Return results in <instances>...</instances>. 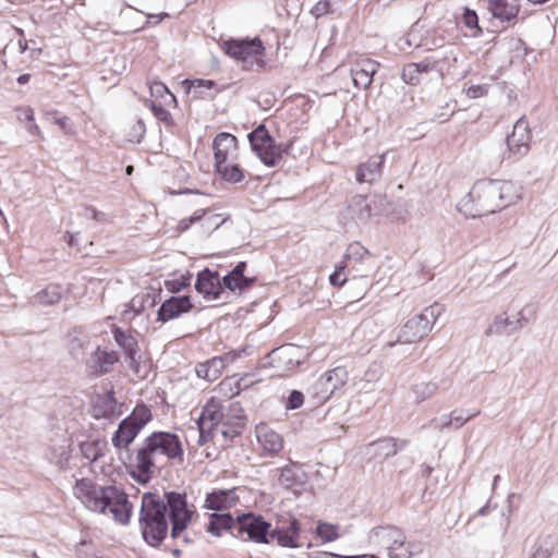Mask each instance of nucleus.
Masks as SVG:
<instances>
[{
	"instance_id": "obj_1",
	"label": "nucleus",
	"mask_w": 558,
	"mask_h": 558,
	"mask_svg": "<svg viewBox=\"0 0 558 558\" xmlns=\"http://www.w3.org/2000/svg\"><path fill=\"white\" fill-rule=\"evenodd\" d=\"M194 514L195 509L189 505L185 494L167 492L160 497L154 493H145L138 519L143 539L149 546H159L168 535L170 522V537L181 538L184 544H189L192 541L185 531Z\"/></svg>"
},
{
	"instance_id": "obj_2",
	"label": "nucleus",
	"mask_w": 558,
	"mask_h": 558,
	"mask_svg": "<svg viewBox=\"0 0 558 558\" xmlns=\"http://www.w3.org/2000/svg\"><path fill=\"white\" fill-rule=\"evenodd\" d=\"M520 198L519 189L511 181L478 180L457 204L466 218H480L499 211Z\"/></svg>"
},
{
	"instance_id": "obj_3",
	"label": "nucleus",
	"mask_w": 558,
	"mask_h": 558,
	"mask_svg": "<svg viewBox=\"0 0 558 558\" xmlns=\"http://www.w3.org/2000/svg\"><path fill=\"white\" fill-rule=\"evenodd\" d=\"M74 496L90 511L112 513L120 524H128L131 519L132 504L128 495L116 486H98L88 478L76 481Z\"/></svg>"
},
{
	"instance_id": "obj_4",
	"label": "nucleus",
	"mask_w": 558,
	"mask_h": 558,
	"mask_svg": "<svg viewBox=\"0 0 558 558\" xmlns=\"http://www.w3.org/2000/svg\"><path fill=\"white\" fill-rule=\"evenodd\" d=\"M442 312L444 306L438 303L425 307L420 314L409 318L400 328L396 340L388 341L387 345L412 344L421 341L433 329Z\"/></svg>"
},
{
	"instance_id": "obj_5",
	"label": "nucleus",
	"mask_w": 558,
	"mask_h": 558,
	"mask_svg": "<svg viewBox=\"0 0 558 558\" xmlns=\"http://www.w3.org/2000/svg\"><path fill=\"white\" fill-rule=\"evenodd\" d=\"M372 545L387 553L389 558H411L414 554L412 543L407 541L402 530L396 526H377L369 532Z\"/></svg>"
},
{
	"instance_id": "obj_6",
	"label": "nucleus",
	"mask_w": 558,
	"mask_h": 558,
	"mask_svg": "<svg viewBox=\"0 0 558 558\" xmlns=\"http://www.w3.org/2000/svg\"><path fill=\"white\" fill-rule=\"evenodd\" d=\"M150 418L151 413L148 408L136 407L128 417L120 422L112 436V445L118 449L128 448Z\"/></svg>"
},
{
	"instance_id": "obj_7",
	"label": "nucleus",
	"mask_w": 558,
	"mask_h": 558,
	"mask_svg": "<svg viewBox=\"0 0 558 558\" xmlns=\"http://www.w3.org/2000/svg\"><path fill=\"white\" fill-rule=\"evenodd\" d=\"M252 150L267 167H275L282 158V147L277 145L264 124H259L247 135Z\"/></svg>"
},
{
	"instance_id": "obj_8",
	"label": "nucleus",
	"mask_w": 558,
	"mask_h": 558,
	"mask_svg": "<svg viewBox=\"0 0 558 558\" xmlns=\"http://www.w3.org/2000/svg\"><path fill=\"white\" fill-rule=\"evenodd\" d=\"M270 527L271 524L260 514L247 512L236 517L235 536L242 541L268 544Z\"/></svg>"
},
{
	"instance_id": "obj_9",
	"label": "nucleus",
	"mask_w": 558,
	"mask_h": 558,
	"mask_svg": "<svg viewBox=\"0 0 558 558\" xmlns=\"http://www.w3.org/2000/svg\"><path fill=\"white\" fill-rule=\"evenodd\" d=\"M384 202L385 198L381 196L366 197L356 195L349 202L343 213V219L353 221L356 225H364L373 216L379 215V207Z\"/></svg>"
},
{
	"instance_id": "obj_10",
	"label": "nucleus",
	"mask_w": 558,
	"mask_h": 558,
	"mask_svg": "<svg viewBox=\"0 0 558 558\" xmlns=\"http://www.w3.org/2000/svg\"><path fill=\"white\" fill-rule=\"evenodd\" d=\"M223 51L231 58L245 64H254L264 54V46L259 38L229 39L222 43Z\"/></svg>"
},
{
	"instance_id": "obj_11",
	"label": "nucleus",
	"mask_w": 558,
	"mask_h": 558,
	"mask_svg": "<svg viewBox=\"0 0 558 558\" xmlns=\"http://www.w3.org/2000/svg\"><path fill=\"white\" fill-rule=\"evenodd\" d=\"M161 457L157 448L154 447L150 437H146L142 446L137 449L134 461L132 462L133 476L142 484L150 481L154 474V468Z\"/></svg>"
},
{
	"instance_id": "obj_12",
	"label": "nucleus",
	"mask_w": 558,
	"mask_h": 558,
	"mask_svg": "<svg viewBox=\"0 0 558 558\" xmlns=\"http://www.w3.org/2000/svg\"><path fill=\"white\" fill-rule=\"evenodd\" d=\"M301 526L299 521L292 517H281L275 527H270V541L276 539L282 547L296 548Z\"/></svg>"
},
{
	"instance_id": "obj_13",
	"label": "nucleus",
	"mask_w": 558,
	"mask_h": 558,
	"mask_svg": "<svg viewBox=\"0 0 558 558\" xmlns=\"http://www.w3.org/2000/svg\"><path fill=\"white\" fill-rule=\"evenodd\" d=\"M532 140V132L525 117H521L513 125L512 133L507 137V147L509 153L517 157H522L527 154L530 143Z\"/></svg>"
},
{
	"instance_id": "obj_14",
	"label": "nucleus",
	"mask_w": 558,
	"mask_h": 558,
	"mask_svg": "<svg viewBox=\"0 0 558 558\" xmlns=\"http://www.w3.org/2000/svg\"><path fill=\"white\" fill-rule=\"evenodd\" d=\"M299 353V348L293 344L282 345L268 354L269 364L279 374L291 372L301 364Z\"/></svg>"
},
{
	"instance_id": "obj_15",
	"label": "nucleus",
	"mask_w": 558,
	"mask_h": 558,
	"mask_svg": "<svg viewBox=\"0 0 558 558\" xmlns=\"http://www.w3.org/2000/svg\"><path fill=\"white\" fill-rule=\"evenodd\" d=\"M195 289L206 300L211 301L219 299L225 287L217 271H211L208 268H205L197 275Z\"/></svg>"
},
{
	"instance_id": "obj_16",
	"label": "nucleus",
	"mask_w": 558,
	"mask_h": 558,
	"mask_svg": "<svg viewBox=\"0 0 558 558\" xmlns=\"http://www.w3.org/2000/svg\"><path fill=\"white\" fill-rule=\"evenodd\" d=\"M149 437L161 457L182 460L183 448L178 435L168 432H155Z\"/></svg>"
},
{
	"instance_id": "obj_17",
	"label": "nucleus",
	"mask_w": 558,
	"mask_h": 558,
	"mask_svg": "<svg viewBox=\"0 0 558 558\" xmlns=\"http://www.w3.org/2000/svg\"><path fill=\"white\" fill-rule=\"evenodd\" d=\"M378 68V62L365 57H357L350 69L353 84L357 88H368Z\"/></svg>"
},
{
	"instance_id": "obj_18",
	"label": "nucleus",
	"mask_w": 558,
	"mask_h": 558,
	"mask_svg": "<svg viewBox=\"0 0 558 558\" xmlns=\"http://www.w3.org/2000/svg\"><path fill=\"white\" fill-rule=\"evenodd\" d=\"M112 332L114 341L123 350L128 359L129 366L134 372H138L141 355L138 354L136 338L130 331H125L120 327H114Z\"/></svg>"
},
{
	"instance_id": "obj_19",
	"label": "nucleus",
	"mask_w": 558,
	"mask_h": 558,
	"mask_svg": "<svg viewBox=\"0 0 558 558\" xmlns=\"http://www.w3.org/2000/svg\"><path fill=\"white\" fill-rule=\"evenodd\" d=\"M189 296H171L166 300L157 312V322L167 323L192 310Z\"/></svg>"
},
{
	"instance_id": "obj_20",
	"label": "nucleus",
	"mask_w": 558,
	"mask_h": 558,
	"mask_svg": "<svg viewBox=\"0 0 558 558\" xmlns=\"http://www.w3.org/2000/svg\"><path fill=\"white\" fill-rule=\"evenodd\" d=\"M119 361L114 351H105L97 348L86 361V367L90 375L101 376L111 371L112 365Z\"/></svg>"
},
{
	"instance_id": "obj_21",
	"label": "nucleus",
	"mask_w": 558,
	"mask_h": 558,
	"mask_svg": "<svg viewBox=\"0 0 558 558\" xmlns=\"http://www.w3.org/2000/svg\"><path fill=\"white\" fill-rule=\"evenodd\" d=\"M487 11L501 22H510L520 11L519 0H484Z\"/></svg>"
},
{
	"instance_id": "obj_22",
	"label": "nucleus",
	"mask_w": 558,
	"mask_h": 558,
	"mask_svg": "<svg viewBox=\"0 0 558 558\" xmlns=\"http://www.w3.org/2000/svg\"><path fill=\"white\" fill-rule=\"evenodd\" d=\"M388 153L379 156H373L367 161L361 163L356 168V181L359 183H373L380 179L383 173V165Z\"/></svg>"
},
{
	"instance_id": "obj_23",
	"label": "nucleus",
	"mask_w": 558,
	"mask_h": 558,
	"mask_svg": "<svg viewBox=\"0 0 558 558\" xmlns=\"http://www.w3.org/2000/svg\"><path fill=\"white\" fill-rule=\"evenodd\" d=\"M215 162L232 160L236 155L238 140L229 133H219L213 143Z\"/></svg>"
},
{
	"instance_id": "obj_24",
	"label": "nucleus",
	"mask_w": 558,
	"mask_h": 558,
	"mask_svg": "<svg viewBox=\"0 0 558 558\" xmlns=\"http://www.w3.org/2000/svg\"><path fill=\"white\" fill-rule=\"evenodd\" d=\"M258 444L269 453H277L283 448L282 437L267 424L260 423L255 428Z\"/></svg>"
},
{
	"instance_id": "obj_25",
	"label": "nucleus",
	"mask_w": 558,
	"mask_h": 558,
	"mask_svg": "<svg viewBox=\"0 0 558 558\" xmlns=\"http://www.w3.org/2000/svg\"><path fill=\"white\" fill-rule=\"evenodd\" d=\"M239 497L235 489H219L207 494L205 507L211 510L221 511L236 505Z\"/></svg>"
},
{
	"instance_id": "obj_26",
	"label": "nucleus",
	"mask_w": 558,
	"mask_h": 558,
	"mask_svg": "<svg viewBox=\"0 0 558 558\" xmlns=\"http://www.w3.org/2000/svg\"><path fill=\"white\" fill-rule=\"evenodd\" d=\"M246 269V263L240 262L229 274L222 277V283L225 289H228L231 292L234 291H243L250 288L254 278H248L244 276V270Z\"/></svg>"
},
{
	"instance_id": "obj_27",
	"label": "nucleus",
	"mask_w": 558,
	"mask_h": 558,
	"mask_svg": "<svg viewBox=\"0 0 558 558\" xmlns=\"http://www.w3.org/2000/svg\"><path fill=\"white\" fill-rule=\"evenodd\" d=\"M181 85L185 93L191 96V99L213 98L215 96L213 89L216 86V83L211 80L185 78L181 82Z\"/></svg>"
},
{
	"instance_id": "obj_28",
	"label": "nucleus",
	"mask_w": 558,
	"mask_h": 558,
	"mask_svg": "<svg viewBox=\"0 0 558 558\" xmlns=\"http://www.w3.org/2000/svg\"><path fill=\"white\" fill-rule=\"evenodd\" d=\"M333 393L332 388L329 387L323 376H319L307 390L308 400L313 407L324 404Z\"/></svg>"
},
{
	"instance_id": "obj_29",
	"label": "nucleus",
	"mask_w": 558,
	"mask_h": 558,
	"mask_svg": "<svg viewBox=\"0 0 558 558\" xmlns=\"http://www.w3.org/2000/svg\"><path fill=\"white\" fill-rule=\"evenodd\" d=\"M236 519L230 513H213L209 517L207 532L215 536H220L222 531L230 530L235 536Z\"/></svg>"
},
{
	"instance_id": "obj_30",
	"label": "nucleus",
	"mask_w": 558,
	"mask_h": 558,
	"mask_svg": "<svg viewBox=\"0 0 558 558\" xmlns=\"http://www.w3.org/2000/svg\"><path fill=\"white\" fill-rule=\"evenodd\" d=\"M344 257L350 263L366 264L367 269H365V272H368L374 268L373 256L371 252L359 242L349 244Z\"/></svg>"
},
{
	"instance_id": "obj_31",
	"label": "nucleus",
	"mask_w": 558,
	"mask_h": 558,
	"mask_svg": "<svg viewBox=\"0 0 558 558\" xmlns=\"http://www.w3.org/2000/svg\"><path fill=\"white\" fill-rule=\"evenodd\" d=\"M225 421V414L215 403H208L204 407L199 417L196 421L197 425L204 423V427H209L215 430L217 425Z\"/></svg>"
},
{
	"instance_id": "obj_32",
	"label": "nucleus",
	"mask_w": 558,
	"mask_h": 558,
	"mask_svg": "<svg viewBox=\"0 0 558 558\" xmlns=\"http://www.w3.org/2000/svg\"><path fill=\"white\" fill-rule=\"evenodd\" d=\"M63 295V288L59 283H49L34 295V302L41 305H54Z\"/></svg>"
},
{
	"instance_id": "obj_33",
	"label": "nucleus",
	"mask_w": 558,
	"mask_h": 558,
	"mask_svg": "<svg viewBox=\"0 0 558 558\" xmlns=\"http://www.w3.org/2000/svg\"><path fill=\"white\" fill-rule=\"evenodd\" d=\"M216 171L220 178L230 183H238L244 179L243 170L231 160L215 162Z\"/></svg>"
},
{
	"instance_id": "obj_34",
	"label": "nucleus",
	"mask_w": 558,
	"mask_h": 558,
	"mask_svg": "<svg viewBox=\"0 0 558 558\" xmlns=\"http://www.w3.org/2000/svg\"><path fill=\"white\" fill-rule=\"evenodd\" d=\"M451 62H457V57L452 49L446 52H437L433 54V71L436 72L439 77H444L450 74Z\"/></svg>"
},
{
	"instance_id": "obj_35",
	"label": "nucleus",
	"mask_w": 558,
	"mask_h": 558,
	"mask_svg": "<svg viewBox=\"0 0 558 558\" xmlns=\"http://www.w3.org/2000/svg\"><path fill=\"white\" fill-rule=\"evenodd\" d=\"M439 386L435 381H421L411 386V393L415 403H422L432 398L438 391Z\"/></svg>"
},
{
	"instance_id": "obj_36",
	"label": "nucleus",
	"mask_w": 558,
	"mask_h": 558,
	"mask_svg": "<svg viewBox=\"0 0 558 558\" xmlns=\"http://www.w3.org/2000/svg\"><path fill=\"white\" fill-rule=\"evenodd\" d=\"M513 319H510L506 313L497 315L490 326L486 330V335H511L517 330H512Z\"/></svg>"
},
{
	"instance_id": "obj_37",
	"label": "nucleus",
	"mask_w": 558,
	"mask_h": 558,
	"mask_svg": "<svg viewBox=\"0 0 558 558\" xmlns=\"http://www.w3.org/2000/svg\"><path fill=\"white\" fill-rule=\"evenodd\" d=\"M150 95L154 98L153 101L162 102L166 106H175V96L169 90V88L161 82H153L149 86Z\"/></svg>"
},
{
	"instance_id": "obj_38",
	"label": "nucleus",
	"mask_w": 558,
	"mask_h": 558,
	"mask_svg": "<svg viewBox=\"0 0 558 558\" xmlns=\"http://www.w3.org/2000/svg\"><path fill=\"white\" fill-rule=\"evenodd\" d=\"M333 392L343 387L349 379L347 369L342 366H337L332 369L327 371L322 375Z\"/></svg>"
},
{
	"instance_id": "obj_39",
	"label": "nucleus",
	"mask_w": 558,
	"mask_h": 558,
	"mask_svg": "<svg viewBox=\"0 0 558 558\" xmlns=\"http://www.w3.org/2000/svg\"><path fill=\"white\" fill-rule=\"evenodd\" d=\"M556 549V539L546 536L536 541L530 558H550Z\"/></svg>"
},
{
	"instance_id": "obj_40",
	"label": "nucleus",
	"mask_w": 558,
	"mask_h": 558,
	"mask_svg": "<svg viewBox=\"0 0 558 558\" xmlns=\"http://www.w3.org/2000/svg\"><path fill=\"white\" fill-rule=\"evenodd\" d=\"M156 304L155 294L146 292L136 294L130 302L129 307L130 311L134 313V315H140L146 308L154 307Z\"/></svg>"
},
{
	"instance_id": "obj_41",
	"label": "nucleus",
	"mask_w": 558,
	"mask_h": 558,
	"mask_svg": "<svg viewBox=\"0 0 558 558\" xmlns=\"http://www.w3.org/2000/svg\"><path fill=\"white\" fill-rule=\"evenodd\" d=\"M243 427L244 422L242 415H236V422L231 426H229L226 421L217 425L215 428V435L216 437L221 435L225 439H232L242 433Z\"/></svg>"
},
{
	"instance_id": "obj_42",
	"label": "nucleus",
	"mask_w": 558,
	"mask_h": 558,
	"mask_svg": "<svg viewBox=\"0 0 558 558\" xmlns=\"http://www.w3.org/2000/svg\"><path fill=\"white\" fill-rule=\"evenodd\" d=\"M371 446L375 447L376 456L383 459L395 456L399 450L395 438H384L371 444Z\"/></svg>"
},
{
	"instance_id": "obj_43",
	"label": "nucleus",
	"mask_w": 558,
	"mask_h": 558,
	"mask_svg": "<svg viewBox=\"0 0 558 558\" xmlns=\"http://www.w3.org/2000/svg\"><path fill=\"white\" fill-rule=\"evenodd\" d=\"M534 310L531 305H525L522 310H520L517 314V317L513 319L512 330H520L525 327L530 320L534 317Z\"/></svg>"
},
{
	"instance_id": "obj_44",
	"label": "nucleus",
	"mask_w": 558,
	"mask_h": 558,
	"mask_svg": "<svg viewBox=\"0 0 558 558\" xmlns=\"http://www.w3.org/2000/svg\"><path fill=\"white\" fill-rule=\"evenodd\" d=\"M338 526L328 524V523H319L316 527V534L322 538L323 542H332L338 538Z\"/></svg>"
},
{
	"instance_id": "obj_45",
	"label": "nucleus",
	"mask_w": 558,
	"mask_h": 558,
	"mask_svg": "<svg viewBox=\"0 0 558 558\" xmlns=\"http://www.w3.org/2000/svg\"><path fill=\"white\" fill-rule=\"evenodd\" d=\"M206 210L207 209L204 208L197 209L190 217L182 218L177 226V230L179 232H185L193 223H196L198 221L203 222V219L206 216Z\"/></svg>"
},
{
	"instance_id": "obj_46",
	"label": "nucleus",
	"mask_w": 558,
	"mask_h": 558,
	"mask_svg": "<svg viewBox=\"0 0 558 558\" xmlns=\"http://www.w3.org/2000/svg\"><path fill=\"white\" fill-rule=\"evenodd\" d=\"M228 218H221L218 214L208 215L206 211V216L203 219L202 228L204 231L211 232L218 229L222 223L227 221Z\"/></svg>"
},
{
	"instance_id": "obj_47",
	"label": "nucleus",
	"mask_w": 558,
	"mask_h": 558,
	"mask_svg": "<svg viewBox=\"0 0 558 558\" xmlns=\"http://www.w3.org/2000/svg\"><path fill=\"white\" fill-rule=\"evenodd\" d=\"M305 397L304 393L300 390H291L286 403L284 408L286 410H296L300 409L304 403Z\"/></svg>"
},
{
	"instance_id": "obj_48",
	"label": "nucleus",
	"mask_w": 558,
	"mask_h": 558,
	"mask_svg": "<svg viewBox=\"0 0 558 558\" xmlns=\"http://www.w3.org/2000/svg\"><path fill=\"white\" fill-rule=\"evenodd\" d=\"M381 376V371L378 365H373L367 368L362 379L363 385L361 386L362 390H368V384L376 383Z\"/></svg>"
},
{
	"instance_id": "obj_49",
	"label": "nucleus",
	"mask_w": 558,
	"mask_h": 558,
	"mask_svg": "<svg viewBox=\"0 0 558 558\" xmlns=\"http://www.w3.org/2000/svg\"><path fill=\"white\" fill-rule=\"evenodd\" d=\"M81 452L83 457L89 461H96L99 457H101V452L99 451L97 445L94 442H82Z\"/></svg>"
},
{
	"instance_id": "obj_50",
	"label": "nucleus",
	"mask_w": 558,
	"mask_h": 558,
	"mask_svg": "<svg viewBox=\"0 0 558 558\" xmlns=\"http://www.w3.org/2000/svg\"><path fill=\"white\" fill-rule=\"evenodd\" d=\"M420 75L421 74L417 72V68H415L413 63H410L407 66H404L401 73L402 80L411 85L420 83Z\"/></svg>"
},
{
	"instance_id": "obj_51",
	"label": "nucleus",
	"mask_w": 558,
	"mask_h": 558,
	"mask_svg": "<svg viewBox=\"0 0 558 558\" xmlns=\"http://www.w3.org/2000/svg\"><path fill=\"white\" fill-rule=\"evenodd\" d=\"M165 104L151 101V110L155 117L161 122L168 123L171 120L170 112L165 108Z\"/></svg>"
},
{
	"instance_id": "obj_52",
	"label": "nucleus",
	"mask_w": 558,
	"mask_h": 558,
	"mask_svg": "<svg viewBox=\"0 0 558 558\" xmlns=\"http://www.w3.org/2000/svg\"><path fill=\"white\" fill-rule=\"evenodd\" d=\"M206 363L209 367L211 379L216 380L225 368L223 359L215 356L211 360L206 361Z\"/></svg>"
},
{
	"instance_id": "obj_53",
	"label": "nucleus",
	"mask_w": 558,
	"mask_h": 558,
	"mask_svg": "<svg viewBox=\"0 0 558 558\" xmlns=\"http://www.w3.org/2000/svg\"><path fill=\"white\" fill-rule=\"evenodd\" d=\"M279 482L287 488L293 486L296 482V475L292 468L286 466L281 470Z\"/></svg>"
},
{
	"instance_id": "obj_54",
	"label": "nucleus",
	"mask_w": 558,
	"mask_h": 558,
	"mask_svg": "<svg viewBox=\"0 0 558 558\" xmlns=\"http://www.w3.org/2000/svg\"><path fill=\"white\" fill-rule=\"evenodd\" d=\"M84 218H87V219H94V220H97V221H105L106 220V216L104 213L101 211H98L95 207L93 206H85L83 208V211L81 214Z\"/></svg>"
},
{
	"instance_id": "obj_55",
	"label": "nucleus",
	"mask_w": 558,
	"mask_h": 558,
	"mask_svg": "<svg viewBox=\"0 0 558 558\" xmlns=\"http://www.w3.org/2000/svg\"><path fill=\"white\" fill-rule=\"evenodd\" d=\"M198 428V445L204 446L207 441L210 439L216 438L215 430L210 429L209 427H204V425H197Z\"/></svg>"
},
{
	"instance_id": "obj_56",
	"label": "nucleus",
	"mask_w": 558,
	"mask_h": 558,
	"mask_svg": "<svg viewBox=\"0 0 558 558\" xmlns=\"http://www.w3.org/2000/svg\"><path fill=\"white\" fill-rule=\"evenodd\" d=\"M16 117L20 122H33L34 111L27 106L19 107L16 108Z\"/></svg>"
},
{
	"instance_id": "obj_57",
	"label": "nucleus",
	"mask_w": 558,
	"mask_h": 558,
	"mask_svg": "<svg viewBox=\"0 0 558 558\" xmlns=\"http://www.w3.org/2000/svg\"><path fill=\"white\" fill-rule=\"evenodd\" d=\"M145 133V124L138 120L133 126L130 133V141L140 143Z\"/></svg>"
},
{
	"instance_id": "obj_58",
	"label": "nucleus",
	"mask_w": 558,
	"mask_h": 558,
	"mask_svg": "<svg viewBox=\"0 0 558 558\" xmlns=\"http://www.w3.org/2000/svg\"><path fill=\"white\" fill-rule=\"evenodd\" d=\"M53 458L56 460V463L62 466L65 464L69 460V450L68 446H60L58 449H53Z\"/></svg>"
},
{
	"instance_id": "obj_59",
	"label": "nucleus",
	"mask_w": 558,
	"mask_h": 558,
	"mask_svg": "<svg viewBox=\"0 0 558 558\" xmlns=\"http://www.w3.org/2000/svg\"><path fill=\"white\" fill-rule=\"evenodd\" d=\"M487 89V85H472L466 89V96L471 99H476L485 96Z\"/></svg>"
},
{
	"instance_id": "obj_60",
	"label": "nucleus",
	"mask_w": 558,
	"mask_h": 558,
	"mask_svg": "<svg viewBox=\"0 0 558 558\" xmlns=\"http://www.w3.org/2000/svg\"><path fill=\"white\" fill-rule=\"evenodd\" d=\"M462 20L466 27H469V28L477 27L478 17H477V14L475 13V11L465 9Z\"/></svg>"
},
{
	"instance_id": "obj_61",
	"label": "nucleus",
	"mask_w": 558,
	"mask_h": 558,
	"mask_svg": "<svg viewBox=\"0 0 558 558\" xmlns=\"http://www.w3.org/2000/svg\"><path fill=\"white\" fill-rule=\"evenodd\" d=\"M415 68H417V72L420 74L434 72L433 71V56L425 58L424 60L413 63Z\"/></svg>"
},
{
	"instance_id": "obj_62",
	"label": "nucleus",
	"mask_w": 558,
	"mask_h": 558,
	"mask_svg": "<svg viewBox=\"0 0 558 558\" xmlns=\"http://www.w3.org/2000/svg\"><path fill=\"white\" fill-rule=\"evenodd\" d=\"M478 414V412H475V413H472L470 414L469 416H462V415H456L454 412L450 413V418H451V425L454 427V428H460L462 427L468 421H470L472 417L476 416Z\"/></svg>"
},
{
	"instance_id": "obj_63",
	"label": "nucleus",
	"mask_w": 558,
	"mask_h": 558,
	"mask_svg": "<svg viewBox=\"0 0 558 558\" xmlns=\"http://www.w3.org/2000/svg\"><path fill=\"white\" fill-rule=\"evenodd\" d=\"M343 267H337L336 271L329 276V281L335 287H341L345 283L347 278L342 274Z\"/></svg>"
},
{
	"instance_id": "obj_64",
	"label": "nucleus",
	"mask_w": 558,
	"mask_h": 558,
	"mask_svg": "<svg viewBox=\"0 0 558 558\" xmlns=\"http://www.w3.org/2000/svg\"><path fill=\"white\" fill-rule=\"evenodd\" d=\"M430 425L436 428V429H439V430H442L449 426H452L451 425V418H450V414L449 415H442L438 418H434L430 421Z\"/></svg>"
}]
</instances>
